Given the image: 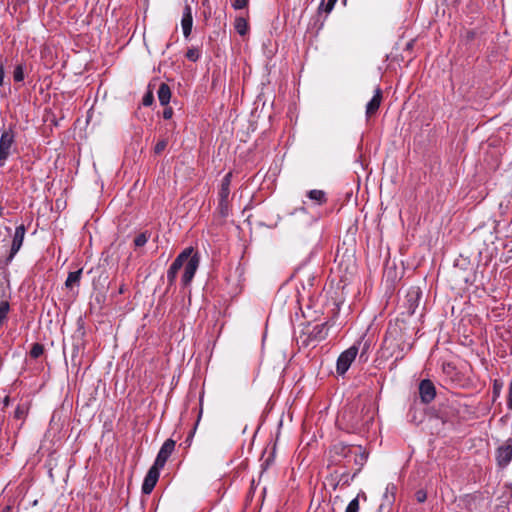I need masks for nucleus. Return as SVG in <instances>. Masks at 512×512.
<instances>
[{"mask_svg":"<svg viewBox=\"0 0 512 512\" xmlns=\"http://www.w3.org/2000/svg\"><path fill=\"white\" fill-rule=\"evenodd\" d=\"M199 264V253L194 251L193 247L185 248L175 258L167 271L168 287H171L175 284L178 272L181 268H184L183 275L181 277V283L184 287L189 286L195 276Z\"/></svg>","mask_w":512,"mask_h":512,"instance_id":"f257e3e1","label":"nucleus"},{"mask_svg":"<svg viewBox=\"0 0 512 512\" xmlns=\"http://www.w3.org/2000/svg\"><path fill=\"white\" fill-rule=\"evenodd\" d=\"M17 132L15 126L10 125L4 129L0 136V165L3 166L8 158L17 152Z\"/></svg>","mask_w":512,"mask_h":512,"instance_id":"f03ea898","label":"nucleus"},{"mask_svg":"<svg viewBox=\"0 0 512 512\" xmlns=\"http://www.w3.org/2000/svg\"><path fill=\"white\" fill-rule=\"evenodd\" d=\"M358 350L356 345H352L339 355L336 363V371L339 375H344L348 371L358 354Z\"/></svg>","mask_w":512,"mask_h":512,"instance_id":"7ed1b4c3","label":"nucleus"},{"mask_svg":"<svg viewBox=\"0 0 512 512\" xmlns=\"http://www.w3.org/2000/svg\"><path fill=\"white\" fill-rule=\"evenodd\" d=\"M25 233L26 227L23 224L16 227L9 255L5 259V265H9L20 250L24 241Z\"/></svg>","mask_w":512,"mask_h":512,"instance_id":"20e7f679","label":"nucleus"},{"mask_svg":"<svg viewBox=\"0 0 512 512\" xmlns=\"http://www.w3.org/2000/svg\"><path fill=\"white\" fill-rule=\"evenodd\" d=\"M175 449V441L167 439L161 446L153 466L162 469Z\"/></svg>","mask_w":512,"mask_h":512,"instance_id":"39448f33","label":"nucleus"},{"mask_svg":"<svg viewBox=\"0 0 512 512\" xmlns=\"http://www.w3.org/2000/svg\"><path fill=\"white\" fill-rule=\"evenodd\" d=\"M353 452V446L342 442L334 444L330 449V455L335 463L340 462L342 459H348L350 462L351 453Z\"/></svg>","mask_w":512,"mask_h":512,"instance_id":"423d86ee","label":"nucleus"},{"mask_svg":"<svg viewBox=\"0 0 512 512\" xmlns=\"http://www.w3.org/2000/svg\"><path fill=\"white\" fill-rule=\"evenodd\" d=\"M420 399L424 404L431 403L436 396V388L429 379H424L419 384Z\"/></svg>","mask_w":512,"mask_h":512,"instance_id":"0eeeda50","label":"nucleus"},{"mask_svg":"<svg viewBox=\"0 0 512 512\" xmlns=\"http://www.w3.org/2000/svg\"><path fill=\"white\" fill-rule=\"evenodd\" d=\"M159 476L160 468H157L156 466L152 465L148 470L142 484V492L144 494H150L152 492L159 479Z\"/></svg>","mask_w":512,"mask_h":512,"instance_id":"6e6552de","label":"nucleus"},{"mask_svg":"<svg viewBox=\"0 0 512 512\" xmlns=\"http://www.w3.org/2000/svg\"><path fill=\"white\" fill-rule=\"evenodd\" d=\"M382 99H383L382 90L380 87H377L374 91L373 97L366 105L365 115H366L367 119L371 118L372 116H374L377 113V111L381 105Z\"/></svg>","mask_w":512,"mask_h":512,"instance_id":"1a4fd4ad","label":"nucleus"},{"mask_svg":"<svg viewBox=\"0 0 512 512\" xmlns=\"http://www.w3.org/2000/svg\"><path fill=\"white\" fill-rule=\"evenodd\" d=\"M181 27L183 31V35L186 39H188L192 32L193 27V15L192 8L189 4H186L183 9L182 19H181Z\"/></svg>","mask_w":512,"mask_h":512,"instance_id":"9d476101","label":"nucleus"},{"mask_svg":"<svg viewBox=\"0 0 512 512\" xmlns=\"http://www.w3.org/2000/svg\"><path fill=\"white\" fill-rule=\"evenodd\" d=\"M353 450L354 452L351 453L350 460L353 459L354 464L357 465L358 468L352 475V479L361 471L368 459V453L361 446L353 447Z\"/></svg>","mask_w":512,"mask_h":512,"instance_id":"9b49d317","label":"nucleus"},{"mask_svg":"<svg viewBox=\"0 0 512 512\" xmlns=\"http://www.w3.org/2000/svg\"><path fill=\"white\" fill-rule=\"evenodd\" d=\"M420 299L421 291L419 288L412 287L406 295L408 314L413 315L415 313L416 308L419 306Z\"/></svg>","mask_w":512,"mask_h":512,"instance_id":"f8f14e48","label":"nucleus"},{"mask_svg":"<svg viewBox=\"0 0 512 512\" xmlns=\"http://www.w3.org/2000/svg\"><path fill=\"white\" fill-rule=\"evenodd\" d=\"M496 459L498 465L501 467H505L512 460V445L509 443H505L500 446L496 452Z\"/></svg>","mask_w":512,"mask_h":512,"instance_id":"ddd939ff","label":"nucleus"},{"mask_svg":"<svg viewBox=\"0 0 512 512\" xmlns=\"http://www.w3.org/2000/svg\"><path fill=\"white\" fill-rule=\"evenodd\" d=\"M328 335L327 323H321L313 326L308 334V340L314 342H320L324 340Z\"/></svg>","mask_w":512,"mask_h":512,"instance_id":"4468645a","label":"nucleus"},{"mask_svg":"<svg viewBox=\"0 0 512 512\" xmlns=\"http://www.w3.org/2000/svg\"><path fill=\"white\" fill-rule=\"evenodd\" d=\"M232 172H228L222 179L221 185L218 191V200H229L230 185L232 181Z\"/></svg>","mask_w":512,"mask_h":512,"instance_id":"2eb2a0df","label":"nucleus"},{"mask_svg":"<svg viewBox=\"0 0 512 512\" xmlns=\"http://www.w3.org/2000/svg\"><path fill=\"white\" fill-rule=\"evenodd\" d=\"M158 100L162 106L168 105L171 99V90L170 87L166 83H161L158 91Z\"/></svg>","mask_w":512,"mask_h":512,"instance_id":"dca6fc26","label":"nucleus"},{"mask_svg":"<svg viewBox=\"0 0 512 512\" xmlns=\"http://www.w3.org/2000/svg\"><path fill=\"white\" fill-rule=\"evenodd\" d=\"M82 277V269H78L76 271L70 272L65 281V286L67 289L72 290L75 286L80 285V280Z\"/></svg>","mask_w":512,"mask_h":512,"instance_id":"f3484780","label":"nucleus"},{"mask_svg":"<svg viewBox=\"0 0 512 512\" xmlns=\"http://www.w3.org/2000/svg\"><path fill=\"white\" fill-rule=\"evenodd\" d=\"M307 197L318 205H323L327 202V196L323 190H310L307 192Z\"/></svg>","mask_w":512,"mask_h":512,"instance_id":"a211bd4d","label":"nucleus"},{"mask_svg":"<svg viewBox=\"0 0 512 512\" xmlns=\"http://www.w3.org/2000/svg\"><path fill=\"white\" fill-rule=\"evenodd\" d=\"M28 411L29 407L26 404H19L14 411V418L24 422L28 415ZM22 425L23 423L20 424L19 429L22 427Z\"/></svg>","mask_w":512,"mask_h":512,"instance_id":"6ab92c4d","label":"nucleus"},{"mask_svg":"<svg viewBox=\"0 0 512 512\" xmlns=\"http://www.w3.org/2000/svg\"><path fill=\"white\" fill-rule=\"evenodd\" d=\"M230 200H218L217 211L221 217L226 218L230 213Z\"/></svg>","mask_w":512,"mask_h":512,"instance_id":"aec40b11","label":"nucleus"},{"mask_svg":"<svg viewBox=\"0 0 512 512\" xmlns=\"http://www.w3.org/2000/svg\"><path fill=\"white\" fill-rule=\"evenodd\" d=\"M234 27L240 35H245L248 31V23L243 17L235 19Z\"/></svg>","mask_w":512,"mask_h":512,"instance_id":"412c9836","label":"nucleus"},{"mask_svg":"<svg viewBox=\"0 0 512 512\" xmlns=\"http://www.w3.org/2000/svg\"><path fill=\"white\" fill-rule=\"evenodd\" d=\"M10 311V304L7 300L0 302V326L7 320L8 313Z\"/></svg>","mask_w":512,"mask_h":512,"instance_id":"4be33fe9","label":"nucleus"},{"mask_svg":"<svg viewBox=\"0 0 512 512\" xmlns=\"http://www.w3.org/2000/svg\"><path fill=\"white\" fill-rule=\"evenodd\" d=\"M201 57V49L198 47H190L186 52V58L189 61L196 62Z\"/></svg>","mask_w":512,"mask_h":512,"instance_id":"5701e85b","label":"nucleus"},{"mask_svg":"<svg viewBox=\"0 0 512 512\" xmlns=\"http://www.w3.org/2000/svg\"><path fill=\"white\" fill-rule=\"evenodd\" d=\"M149 238L150 234L147 231L142 232L135 237L134 245L136 247H142L148 242Z\"/></svg>","mask_w":512,"mask_h":512,"instance_id":"b1692460","label":"nucleus"},{"mask_svg":"<svg viewBox=\"0 0 512 512\" xmlns=\"http://www.w3.org/2000/svg\"><path fill=\"white\" fill-rule=\"evenodd\" d=\"M396 490H397V487L395 484L393 483H389L387 486H386V491L384 493V498L388 501V502H391L394 500L395 498V494H396Z\"/></svg>","mask_w":512,"mask_h":512,"instance_id":"393cba45","label":"nucleus"},{"mask_svg":"<svg viewBox=\"0 0 512 512\" xmlns=\"http://www.w3.org/2000/svg\"><path fill=\"white\" fill-rule=\"evenodd\" d=\"M13 79L15 82H22L24 80V65L18 64L13 71Z\"/></svg>","mask_w":512,"mask_h":512,"instance_id":"a878e982","label":"nucleus"},{"mask_svg":"<svg viewBox=\"0 0 512 512\" xmlns=\"http://www.w3.org/2000/svg\"><path fill=\"white\" fill-rule=\"evenodd\" d=\"M44 352V346L40 343H34L30 350V356L31 358L37 359L39 358Z\"/></svg>","mask_w":512,"mask_h":512,"instance_id":"bb28decb","label":"nucleus"},{"mask_svg":"<svg viewBox=\"0 0 512 512\" xmlns=\"http://www.w3.org/2000/svg\"><path fill=\"white\" fill-rule=\"evenodd\" d=\"M338 0H327V2L325 3L324 0H322L319 8H318V11L321 12V11H324L325 13H330L333 8H334V5L335 3L337 2Z\"/></svg>","mask_w":512,"mask_h":512,"instance_id":"cd10ccee","label":"nucleus"},{"mask_svg":"<svg viewBox=\"0 0 512 512\" xmlns=\"http://www.w3.org/2000/svg\"><path fill=\"white\" fill-rule=\"evenodd\" d=\"M168 141L167 139H161L159 140L156 145L154 146V153L156 155L161 154L167 147Z\"/></svg>","mask_w":512,"mask_h":512,"instance_id":"c85d7f7f","label":"nucleus"},{"mask_svg":"<svg viewBox=\"0 0 512 512\" xmlns=\"http://www.w3.org/2000/svg\"><path fill=\"white\" fill-rule=\"evenodd\" d=\"M358 511H359V501H358V497H356L349 502V504L346 507L345 512H358Z\"/></svg>","mask_w":512,"mask_h":512,"instance_id":"c756f323","label":"nucleus"},{"mask_svg":"<svg viewBox=\"0 0 512 512\" xmlns=\"http://www.w3.org/2000/svg\"><path fill=\"white\" fill-rule=\"evenodd\" d=\"M248 3H249V0H234L232 3V7L235 10H240V9L246 8Z\"/></svg>","mask_w":512,"mask_h":512,"instance_id":"7c9ffc66","label":"nucleus"},{"mask_svg":"<svg viewBox=\"0 0 512 512\" xmlns=\"http://www.w3.org/2000/svg\"><path fill=\"white\" fill-rule=\"evenodd\" d=\"M502 389V383H500L498 380H495L493 383V399L495 400L500 396Z\"/></svg>","mask_w":512,"mask_h":512,"instance_id":"2f4dec72","label":"nucleus"},{"mask_svg":"<svg viewBox=\"0 0 512 512\" xmlns=\"http://www.w3.org/2000/svg\"><path fill=\"white\" fill-rule=\"evenodd\" d=\"M415 498L419 503H423L427 499V492L423 489H419L415 493Z\"/></svg>","mask_w":512,"mask_h":512,"instance_id":"473e14b6","label":"nucleus"},{"mask_svg":"<svg viewBox=\"0 0 512 512\" xmlns=\"http://www.w3.org/2000/svg\"><path fill=\"white\" fill-rule=\"evenodd\" d=\"M154 101L153 94L151 92H148L144 95L142 103L144 106H150Z\"/></svg>","mask_w":512,"mask_h":512,"instance_id":"72a5a7b5","label":"nucleus"},{"mask_svg":"<svg viewBox=\"0 0 512 512\" xmlns=\"http://www.w3.org/2000/svg\"><path fill=\"white\" fill-rule=\"evenodd\" d=\"M507 408L512 410V381L509 383V391L507 396Z\"/></svg>","mask_w":512,"mask_h":512,"instance_id":"f704fd0d","label":"nucleus"},{"mask_svg":"<svg viewBox=\"0 0 512 512\" xmlns=\"http://www.w3.org/2000/svg\"><path fill=\"white\" fill-rule=\"evenodd\" d=\"M274 461V455L273 454H270L268 456V458L264 461V463L262 464V468L263 470H266Z\"/></svg>","mask_w":512,"mask_h":512,"instance_id":"c9c22d12","label":"nucleus"},{"mask_svg":"<svg viewBox=\"0 0 512 512\" xmlns=\"http://www.w3.org/2000/svg\"><path fill=\"white\" fill-rule=\"evenodd\" d=\"M173 116V109L171 107H166L163 111V118L164 119H171Z\"/></svg>","mask_w":512,"mask_h":512,"instance_id":"e433bc0d","label":"nucleus"},{"mask_svg":"<svg viewBox=\"0 0 512 512\" xmlns=\"http://www.w3.org/2000/svg\"><path fill=\"white\" fill-rule=\"evenodd\" d=\"M475 35H476V33H475L474 31L469 30V31H467V32H466V34H465V38H466L468 41H470V40H473V39H474Z\"/></svg>","mask_w":512,"mask_h":512,"instance_id":"4c0bfd02","label":"nucleus"},{"mask_svg":"<svg viewBox=\"0 0 512 512\" xmlns=\"http://www.w3.org/2000/svg\"><path fill=\"white\" fill-rule=\"evenodd\" d=\"M369 349V344L367 342L364 343V346H363V350L360 354V358H362L364 356V354L366 353V351Z\"/></svg>","mask_w":512,"mask_h":512,"instance_id":"58836bf2","label":"nucleus"},{"mask_svg":"<svg viewBox=\"0 0 512 512\" xmlns=\"http://www.w3.org/2000/svg\"><path fill=\"white\" fill-rule=\"evenodd\" d=\"M10 403V398L9 396H6L4 399H3V405L4 407H7Z\"/></svg>","mask_w":512,"mask_h":512,"instance_id":"ea45409f","label":"nucleus"},{"mask_svg":"<svg viewBox=\"0 0 512 512\" xmlns=\"http://www.w3.org/2000/svg\"><path fill=\"white\" fill-rule=\"evenodd\" d=\"M194 431H195V428L192 431H190V433H189V435H188V437L186 439V442L190 443V441H191V439H192V437L194 435Z\"/></svg>","mask_w":512,"mask_h":512,"instance_id":"a19ab883","label":"nucleus"},{"mask_svg":"<svg viewBox=\"0 0 512 512\" xmlns=\"http://www.w3.org/2000/svg\"><path fill=\"white\" fill-rule=\"evenodd\" d=\"M297 211L306 213V208L305 207H300L299 209H297Z\"/></svg>","mask_w":512,"mask_h":512,"instance_id":"79ce46f5","label":"nucleus"},{"mask_svg":"<svg viewBox=\"0 0 512 512\" xmlns=\"http://www.w3.org/2000/svg\"><path fill=\"white\" fill-rule=\"evenodd\" d=\"M343 484H346V485H348V484H349V481H348V479H345V480L343 481Z\"/></svg>","mask_w":512,"mask_h":512,"instance_id":"37998d69","label":"nucleus"},{"mask_svg":"<svg viewBox=\"0 0 512 512\" xmlns=\"http://www.w3.org/2000/svg\"><path fill=\"white\" fill-rule=\"evenodd\" d=\"M0 216H2V207L0 206Z\"/></svg>","mask_w":512,"mask_h":512,"instance_id":"c03bdc74","label":"nucleus"}]
</instances>
